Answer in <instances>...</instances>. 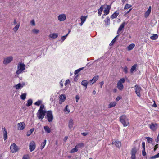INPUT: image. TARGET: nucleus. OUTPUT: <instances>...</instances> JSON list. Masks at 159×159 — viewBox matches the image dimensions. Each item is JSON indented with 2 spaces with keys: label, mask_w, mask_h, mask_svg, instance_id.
Instances as JSON below:
<instances>
[{
  "label": "nucleus",
  "mask_w": 159,
  "mask_h": 159,
  "mask_svg": "<svg viewBox=\"0 0 159 159\" xmlns=\"http://www.w3.org/2000/svg\"><path fill=\"white\" fill-rule=\"evenodd\" d=\"M46 113V111L45 110L44 105H41L37 113V117L39 119L42 120L44 118Z\"/></svg>",
  "instance_id": "f257e3e1"
},
{
  "label": "nucleus",
  "mask_w": 159,
  "mask_h": 159,
  "mask_svg": "<svg viewBox=\"0 0 159 159\" xmlns=\"http://www.w3.org/2000/svg\"><path fill=\"white\" fill-rule=\"evenodd\" d=\"M26 66L22 63H19L17 65V69L16 71L17 75H19L25 72V69Z\"/></svg>",
  "instance_id": "f03ea898"
},
{
  "label": "nucleus",
  "mask_w": 159,
  "mask_h": 159,
  "mask_svg": "<svg viewBox=\"0 0 159 159\" xmlns=\"http://www.w3.org/2000/svg\"><path fill=\"white\" fill-rule=\"evenodd\" d=\"M120 121L124 127H126L129 125V119L125 115H123L120 117Z\"/></svg>",
  "instance_id": "7ed1b4c3"
},
{
  "label": "nucleus",
  "mask_w": 159,
  "mask_h": 159,
  "mask_svg": "<svg viewBox=\"0 0 159 159\" xmlns=\"http://www.w3.org/2000/svg\"><path fill=\"white\" fill-rule=\"evenodd\" d=\"M13 58L12 56H9L3 58V64L7 65L10 63L13 60Z\"/></svg>",
  "instance_id": "20e7f679"
},
{
  "label": "nucleus",
  "mask_w": 159,
  "mask_h": 159,
  "mask_svg": "<svg viewBox=\"0 0 159 159\" xmlns=\"http://www.w3.org/2000/svg\"><path fill=\"white\" fill-rule=\"evenodd\" d=\"M125 80L124 78H121L117 84V87L120 90H121L123 88V83L125 82Z\"/></svg>",
  "instance_id": "39448f33"
},
{
  "label": "nucleus",
  "mask_w": 159,
  "mask_h": 159,
  "mask_svg": "<svg viewBox=\"0 0 159 159\" xmlns=\"http://www.w3.org/2000/svg\"><path fill=\"white\" fill-rule=\"evenodd\" d=\"M46 113V118L49 122H51L53 119L52 112L51 111H48Z\"/></svg>",
  "instance_id": "423d86ee"
},
{
  "label": "nucleus",
  "mask_w": 159,
  "mask_h": 159,
  "mask_svg": "<svg viewBox=\"0 0 159 159\" xmlns=\"http://www.w3.org/2000/svg\"><path fill=\"white\" fill-rule=\"evenodd\" d=\"M57 19L60 22L64 21L66 19V16L65 14H61L57 16Z\"/></svg>",
  "instance_id": "0eeeda50"
},
{
  "label": "nucleus",
  "mask_w": 159,
  "mask_h": 159,
  "mask_svg": "<svg viewBox=\"0 0 159 159\" xmlns=\"http://www.w3.org/2000/svg\"><path fill=\"white\" fill-rule=\"evenodd\" d=\"M17 129L19 130H23L25 127V125L24 122H20L17 124Z\"/></svg>",
  "instance_id": "6e6552de"
},
{
  "label": "nucleus",
  "mask_w": 159,
  "mask_h": 159,
  "mask_svg": "<svg viewBox=\"0 0 159 159\" xmlns=\"http://www.w3.org/2000/svg\"><path fill=\"white\" fill-rule=\"evenodd\" d=\"M25 82H20L18 84L15 85L14 87L16 90H19L25 87Z\"/></svg>",
  "instance_id": "1a4fd4ad"
},
{
  "label": "nucleus",
  "mask_w": 159,
  "mask_h": 159,
  "mask_svg": "<svg viewBox=\"0 0 159 159\" xmlns=\"http://www.w3.org/2000/svg\"><path fill=\"white\" fill-rule=\"evenodd\" d=\"M134 87L135 93L139 97H140L141 94L140 92L141 90V88L139 86H138L137 85H135Z\"/></svg>",
  "instance_id": "9d476101"
},
{
  "label": "nucleus",
  "mask_w": 159,
  "mask_h": 159,
  "mask_svg": "<svg viewBox=\"0 0 159 159\" xmlns=\"http://www.w3.org/2000/svg\"><path fill=\"white\" fill-rule=\"evenodd\" d=\"M66 96L64 94L61 95L59 96V103L60 104H62L66 100Z\"/></svg>",
  "instance_id": "9b49d317"
},
{
  "label": "nucleus",
  "mask_w": 159,
  "mask_h": 159,
  "mask_svg": "<svg viewBox=\"0 0 159 159\" xmlns=\"http://www.w3.org/2000/svg\"><path fill=\"white\" fill-rule=\"evenodd\" d=\"M87 17V16H81L80 17L81 20V23H80V26H82L83 24L85 21Z\"/></svg>",
  "instance_id": "f8f14e48"
},
{
  "label": "nucleus",
  "mask_w": 159,
  "mask_h": 159,
  "mask_svg": "<svg viewBox=\"0 0 159 159\" xmlns=\"http://www.w3.org/2000/svg\"><path fill=\"white\" fill-rule=\"evenodd\" d=\"M126 23L125 22H123L119 27V28L118 31H117V34H119V33H120L121 30H122V29L124 28V26L125 25H126Z\"/></svg>",
  "instance_id": "ddd939ff"
},
{
  "label": "nucleus",
  "mask_w": 159,
  "mask_h": 159,
  "mask_svg": "<svg viewBox=\"0 0 159 159\" xmlns=\"http://www.w3.org/2000/svg\"><path fill=\"white\" fill-rule=\"evenodd\" d=\"M149 127L150 129L153 131L156 130L157 127V124L152 123L150 125Z\"/></svg>",
  "instance_id": "4468645a"
},
{
  "label": "nucleus",
  "mask_w": 159,
  "mask_h": 159,
  "mask_svg": "<svg viewBox=\"0 0 159 159\" xmlns=\"http://www.w3.org/2000/svg\"><path fill=\"white\" fill-rule=\"evenodd\" d=\"M151 6H149L148 9L147 10V11L145 12L144 14V17L145 18H147L150 15L151 13Z\"/></svg>",
  "instance_id": "2eb2a0df"
},
{
  "label": "nucleus",
  "mask_w": 159,
  "mask_h": 159,
  "mask_svg": "<svg viewBox=\"0 0 159 159\" xmlns=\"http://www.w3.org/2000/svg\"><path fill=\"white\" fill-rule=\"evenodd\" d=\"M35 143L34 141H31L29 144V149H35Z\"/></svg>",
  "instance_id": "dca6fc26"
},
{
  "label": "nucleus",
  "mask_w": 159,
  "mask_h": 159,
  "mask_svg": "<svg viewBox=\"0 0 159 159\" xmlns=\"http://www.w3.org/2000/svg\"><path fill=\"white\" fill-rule=\"evenodd\" d=\"M99 78V76L98 75H96L94 77L90 80V83L91 84H93L94 83L96 82L97 80Z\"/></svg>",
  "instance_id": "f3484780"
},
{
  "label": "nucleus",
  "mask_w": 159,
  "mask_h": 159,
  "mask_svg": "<svg viewBox=\"0 0 159 159\" xmlns=\"http://www.w3.org/2000/svg\"><path fill=\"white\" fill-rule=\"evenodd\" d=\"M63 111L65 114H68L70 111L69 106L66 105L64 108Z\"/></svg>",
  "instance_id": "a211bd4d"
},
{
  "label": "nucleus",
  "mask_w": 159,
  "mask_h": 159,
  "mask_svg": "<svg viewBox=\"0 0 159 159\" xmlns=\"http://www.w3.org/2000/svg\"><path fill=\"white\" fill-rule=\"evenodd\" d=\"M110 8V6L108 5L107 6V7L105 8V9L104 11V12L105 13L104 15H106L109 13Z\"/></svg>",
  "instance_id": "6ab92c4d"
},
{
  "label": "nucleus",
  "mask_w": 159,
  "mask_h": 159,
  "mask_svg": "<svg viewBox=\"0 0 159 159\" xmlns=\"http://www.w3.org/2000/svg\"><path fill=\"white\" fill-rule=\"evenodd\" d=\"M112 143L118 148H119L121 145L120 142L117 140H113L112 142Z\"/></svg>",
  "instance_id": "aec40b11"
},
{
  "label": "nucleus",
  "mask_w": 159,
  "mask_h": 159,
  "mask_svg": "<svg viewBox=\"0 0 159 159\" xmlns=\"http://www.w3.org/2000/svg\"><path fill=\"white\" fill-rule=\"evenodd\" d=\"M136 150H132L131 151V159H136L135 155L136 153Z\"/></svg>",
  "instance_id": "412c9836"
},
{
  "label": "nucleus",
  "mask_w": 159,
  "mask_h": 159,
  "mask_svg": "<svg viewBox=\"0 0 159 159\" xmlns=\"http://www.w3.org/2000/svg\"><path fill=\"white\" fill-rule=\"evenodd\" d=\"M3 134V139L5 141L7 139V131L6 129L5 128H2Z\"/></svg>",
  "instance_id": "4be33fe9"
},
{
  "label": "nucleus",
  "mask_w": 159,
  "mask_h": 159,
  "mask_svg": "<svg viewBox=\"0 0 159 159\" xmlns=\"http://www.w3.org/2000/svg\"><path fill=\"white\" fill-rule=\"evenodd\" d=\"M141 142V140L140 139H138L135 141L134 144L136 147H139L140 146V143Z\"/></svg>",
  "instance_id": "5701e85b"
},
{
  "label": "nucleus",
  "mask_w": 159,
  "mask_h": 159,
  "mask_svg": "<svg viewBox=\"0 0 159 159\" xmlns=\"http://www.w3.org/2000/svg\"><path fill=\"white\" fill-rule=\"evenodd\" d=\"M58 35V34L57 33H51L50 34L49 37L52 39H54L56 38Z\"/></svg>",
  "instance_id": "b1692460"
},
{
  "label": "nucleus",
  "mask_w": 159,
  "mask_h": 159,
  "mask_svg": "<svg viewBox=\"0 0 159 159\" xmlns=\"http://www.w3.org/2000/svg\"><path fill=\"white\" fill-rule=\"evenodd\" d=\"M74 124L73 120L72 119L69 120L68 123V127L70 129H71L73 127Z\"/></svg>",
  "instance_id": "393cba45"
},
{
  "label": "nucleus",
  "mask_w": 159,
  "mask_h": 159,
  "mask_svg": "<svg viewBox=\"0 0 159 159\" xmlns=\"http://www.w3.org/2000/svg\"><path fill=\"white\" fill-rule=\"evenodd\" d=\"M44 129L46 133H49L51 132L50 128L48 126H45L44 127Z\"/></svg>",
  "instance_id": "a878e982"
},
{
  "label": "nucleus",
  "mask_w": 159,
  "mask_h": 159,
  "mask_svg": "<svg viewBox=\"0 0 159 159\" xmlns=\"http://www.w3.org/2000/svg\"><path fill=\"white\" fill-rule=\"evenodd\" d=\"M119 13L118 11H116L111 16V18L112 19L115 18L119 15Z\"/></svg>",
  "instance_id": "bb28decb"
},
{
  "label": "nucleus",
  "mask_w": 159,
  "mask_h": 159,
  "mask_svg": "<svg viewBox=\"0 0 159 159\" xmlns=\"http://www.w3.org/2000/svg\"><path fill=\"white\" fill-rule=\"evenodd\" d=\"M88 83V81L87 80H84L82 81L81 84L82 85L85 87L86 89L87 88Z\"/></svg>",
  "instance_id": "cd10ccee"
},
{
  "label": "nucleus",
  "mask_w": 159,
  "mask_h": 159,
  "mask_svg": "<svg viewBox=\"0 0 159 159\" xmlns=\"http://www.w3.org/2000/svg\"><path fill=\"white\" fill-rule=\"evenodd\" d=\"M84 146V144L82 143H79L73 149H78L79 148H83Z\"/></svg>",
  "instance_id": "c85d7f7f"
},
{
  "label": "nucleus",
  "mask_w": 159,
  "mask_h": 159,
  "mask_svg": "<svg viewBox=\"0 0 159 159\" xmlns=\"http://www.w3.org/2000/svg\"><path fill=\"white\" fill-rule=\"evenodd\" d=\"M135 45L134 43H131L130 44L127 48V49L128 51H130L133 49L135 47Z\"/></svg>",
  "instance_id": "c756f323"
},
{
  "label": "nucleus",
  "mask_w": 159,
  "mask_h": 159,
  "mask_svg": "<svg viewBox=\"0 0 159 159\" xmlns=\"http://www.w3.org/2000/svg\"><path fill=\"white\" fill-rule=\"evenodd\" d=\"M116 104V102H110L108 105V107L111 108L115 107Z\"/></svg>",
  "instance_id": "7c9ffc66"
},
{
  "label": "nucleus",
  "mask_w": 159,
  "mask_h": 159,
  "mask_svg": "<svg viewBox=\"0 0 159 159\" xmlns=\"http://www.w3.org/2000/svg\"><path fill=\"white\" fill-rule=\"evenodd\" d=\"M34 128H32L29 131H28L26 133V135L27 136H29L31 135L32 133L34 131Z\"/></svg>",
  "instance_id": "2f4dec72"
},
{
  "label": "nucleus",
  "mask_w": 159,
  "mask_h": 159,
  "mask_svg": "<svg viewBox=\"0 0 159 159\" xmlns=\"http://www.w3.org/2000/svg\"><path fill=\"white\" fill-rule=\"evenodd\" d=\"M103 9V6H102L98 10V14L100 16Z\"/></svg>",
  "instance_id": "473e14b6"
},
{
  "label": "nucleus",
  "mask_w": 159,
  "mask_h": 159,
  "mask_svg": "<svg viewBox=\"0 0 159 159\" xmlns=\"http://www.w3.org/2000/svg\"><path fill=\"white\" fill-rule=\"evenodd\" d=\"M104 22L105 23L106 25H108L110 24V18L109 17H107L105 20Z\"/></svg>",
  "instance_id": "72a5a7b5"
},
{
  "label": "nucleus",
  "mask_w": 159,
  "mask_h": 159,
  "mask_svg": "<svg viewBox=\"0 0 159 159\" xmlns=\"http://www.w3.org/2000/svg\"><path fill=\"white\" fill-rule=\"evenodd\" d=\"M119 36V35H117L115 38L112 40L111 41V43L110 44V46H112V45L115 42V41H116V40L117 39L118 37Z\"/></svg>",
  "instance_id": "f704fd0d"
},
{
  "label": "nucleus",
  "mask_w": 159,
  "mask_h": 159,
  "mask_svg": "<svg viewBox=\"0 0 159 159\" xmlns=\"http://www.w3.org/2000/svg\"><path fill=\"white\" fill-rule=\"evenodd\" d=\"M137 66V65L136 64H135L132 66L130 69V72L131 73H133L134 71L135 70Z\"/></svg>",
  "instance_id": "c9c22d12"
},
{
  "label": "nucleus",
  "mask_w": 159,
  "mask_h": 159,
  "mask_svg": "<svg viewBox=\"0 0 159 159\" xmlns=\"http://www.w3.org/2000/svg\"><path fill=\"white\" fill-rule=\"evenodd\" d=\"M145 138L147 139L148 142L149 143H152L153 141V139L151 138L146 137Z\"/></svg>",
  "instance_id": "e433bc0d"
},
{
  "label": "nucleus",
  "mask_w": 159,
  "mask_h": 159,
  "mask_svg": "<svg viewBox=\"0 0 159 159\" xmlns=\"http://www.w3.org/2000/svg\"><path fill=\"white\" fill-rule=\"evenodd\" d=\"M20 23H18L17 24L16 26L13 28V30L15 32H16L17 31L18 28H19L20 26Z\"/></svg>",
  "instance_id": "4c0bfd02"
},
{
  "label": "nucleus",
  "mask_w": 159,
  "mask_h": 159,
  "mask_svg": "<svg viewBox=\"0 0 159 159\" xmlns=\"http://www.w3.org/2000/svg\"><path fill=\"white\" fill-rule=\"evenodd\" d=\"M40 31L39 30L36 29H34L32 30V32L33 34H38Z\"/></svg>",
  "instance_id": "58836bf2"
},
{
  "label": "nucleus",
  "mask_w": 159,
  "mask_h": 159,
  "mask_svg": "<svg viewBox=\"0 0 159 159\" xmlns=\"http://www.w3.org/2000/svg\"><path fill=\"white\" fill-rule=\"evenodd\" d=\"M158 38V36L157 34H153V35L150 36V38L151 39L153 40L157 39Z\"/></svg>",
  "instance_id": "ea45409f"
},
{
  "label": "nucleus",
  "mask_w": 159,
  "mask_h": 159,
  "mask_svg": "<svg viewBox=\"0 0 159 159\" xmlns=\"http://www.w3.org/2000/svg\"><path fill=\"white\" fill-rule=\"evenodd\" d=\"M32 100L31 99H29L27 101V103L26 104V106H31L32 104Z\"/></svg>",
  "instance_id": "a19ab883"
},
{
  "label": "nucleus",
  "mask_w": 159,
  "mask_h": 159,
  "mask_svg": "<svg viewBox=\"0 0 159 159\" xmlns=\"http://www.w3.org/2000/svg\"><path fill=\"white\" fill-rule=\"evenodd\" d=\"M17 146L15 143L12 144L10 146V149H17Z\"/></svg>",
  "instance_id": "79ce46f5"
},
{
  "label": "nucleus",
  "mask_w": 159,
  "mask_h": 159,
  "mask_svg": "<svg viewBox=\"0 0 159 159\" xmlns=\"http://www.w3.org/2000/svg\"><path fill=\"white\" fill-rule=\"evenodd\" d=\"M26 93H22L20 97L21 99L23 100H25L26 99Z\"/></svg>",
  "instance_id": "37998d69"
},
{
  "label": "nucleus",
  "mask_w": 159,
  "mask_h": 159,
  "mask_svg": "<svg viewBox=\"0 0 159 159\" xmlns=\"http://www.w3.org/2000/svg\"><path fill=\"white\" fill-rule=\"evenodd\" d=\"M42 101L41 100H38L34 103V104L35 105L39 106L42 103Z\"/></svg>",
  "instance_id": "c03bdc74"
},
{
  "label": "nucleus",
  "mask_w": 159,
  "mask_h": 159,
  "mask_svg": "<svg viewBox=\"0 0 159 159\" xmlns=\"http://www.w3.org/2000/svg\"><path fill=\"white\" fill-rule=\"evenodd\" d=\"M132 5L129 4H125V6L124 9L125 10L128 9L129 8H130L131 7Z\"/></svg>",
  "instance_id": "a18cd8bd"
},
{
  "label": "nucleus",
  "mask_w": 159,
  "mask_h": 159,
  "mask_svg": "<svg viewBox=\"0 0 159 159\" xmlns=\"http://www.w3.org/2000/svg\"><path fill=\"white\" fill-rule=\"evenodd\" d=\"M46 143V140H44V142L41 144V149H43L44 148Z\"/></svg>",
  "instance_id": "49530a36"
},
{
  "label": "nucleus",
  "mask_w": 159,
  "mask_h": 159,
  "mask_svg": "<svg viewBox=\"0 0 159 159\" xmlns=\"http://www.w3.org/2000/svg\"><path fill=\"white\" fill-rule=\"evenodd\" d=\"M68 34H67L66 35L63 36L61 37V42H63L65 40V39L67 37V36H68Z\"/></svg>",
  "instance_id": "de8ad7c7"
},
{
  "label": "nucleus",
  "mask_w": 159,
  "mask_h": 159,
  "mask_svg": "<svg viewBox=\"0 0 159 159\" xmlns=\"http://www.w3.org/2000/svg\"><path fill=\"white\" fill-rule=\"evenodd\" d=\"M159 157V153L151 157V159H155Z\"/></svg>",
  "instance_id": "09e8293b"
},
{
  "label": "nucleus",
  "mask_w": 159,
  "mask_h": 159,
  "mask_svg": "<svg viewBox=\"0 0 159 159\" xmlns=\"http://www.w3.org/2000/svg\"><path fill=\"white\" fill-rule=\"evenodd\" d=\"M80 96L77 95H76V96H75V100H76V102H77L79 101V100L80 99Z\"/></svg>",
  "instance_id": "8fccbe9b"
},
{
  "label": "nucleus",
  "mask_w": 159,
  "mask_h": 159,
  "mask_svg": "<svg viewBox=\"0 0 159 159\" xmlns=\"http://www.w3.org/2000/svg\"><path fill=\"white\" fill-rule=\"evenodd\" d=\"M70 83V81L69 79L67 80H66L65 82V85L66 86L68 84H69Z\"/></svg>",
  "instance_id": "3c124183"
},
{
  "label": "nucleus",
  "mask_w": 159,
  "mask_h": 159,
  "mask_svg": "<svg viewBox=\"0 0 159 159\" xmlns=\"http://www.w3.org/2000/svg\"><path fill=\"white\" fill-rule=\"evenodd\" d=\"M30 24L32 26H34L35 25L34 20H32L30 21Z\"/></svg>",
  "instance_id": "603ef678"
},
{
  "label": "nucleus",
  "mask_w": 159,
  "mask_h": 159,
  "mask_svg": "<svg viewBox=\"0 0 159 159\" xmlns=\"http://www.w3.org/2000/svg\"><path fill=\"white\" fill-rule=\"evenodd\" d=\"M142 147L143 149H145V143L144 142H142Z\"/></svg>",
  "instance_id": "864d4df0"
},
{
  "label": "nucleus",
  "mask_w": 159,
  "mask_h": 159,
  "mask_svg": "<svg viewBox=\"0 0 159 159\" xmlns=\"http://www.w3.org/2000/svg\"><path fill=\"white\" fill-rule=\"evenodd\" d=\"M127 69L128 68L126 66H125L124 68V71L126 73H127L128 72Z\"/></svg>",
  "instance_id": "5fc2aeb1"
},
{
  "label": "nucleus",
  "mask_w": 159,
  "mask_h": 159,
  "mask_svg": "<svg viewBox=\"0 0 159 159\" xmlns=\"http://www.w3.org/2000/svg\"><path fill=\"white\" fill-rule=\"evenodd\" d=\"M78 150H71L69 152V153H73L77 152Z\"/></svg>",
  "instance_id": "6e6d98bb"
},
{
  "label": "nucleus",
  "mask_w": 159,
  "mask_h": 159,
  "mask_svg": "<svg viewBox=\"0 0 159 159\" xmlns=\"http://www.w3.org/2000/svg\"><path fill=\"white\" fill-rule=\"evenodd\" d=\"M29 157L28 155H25L23 156L22 159H28Z\"/></svg>",
  "instance_id": "4d7b16f0"
},
{
  "label": "nucleus",
  "mask_w": 159,
  "mask_h": 159,
  "mask_svg": "<svg viewBox=\"0 0 159 159\" xmlns=\"http://www.w3.org/2000/svg\"><path fill=\"white\" fill-rule=\"evenodd\" d=\"M80 72V70H79V69L76 70L74 72V74L75 75H76L77 74H78V73H79Z\"/></svg>",
  "instance_id": "13d9d810"
},
{
  "label": "nucleus",
  "mask_w": 159,
  "mask_h": 159,
  "mask_svg": "<svg viewBox=\"0 0 159 159\" xmlns=\"http://www.w3.org/2000/svg\"><path fill=\"white\" fill-rule=\"evenodd\" d=\"M155 141L157 143H158L159 142V134H158V136H157V139H155Z\"/></svg>",
  "instance_id": "bf43d9fd"
},
{
  "label": "nucleus",
  "mask_w": 159,
  "mask_h": 159,
  "mask_svg": "<svg viewBox=\"0 0 159 159\" xmlns=\"http://www.w3.org/2000/svg\"><path fill=\"white\" fill-rule=\"evenodd\" d=\"M104 84V82L103 81H102L100 83V87L102 88V87L103 85Z\"/></svg>",
  "instance_id": "052dcab7"
},
{
  "label": "nucleus",
  "mask_w": 159,
  "mask_h": 159,
  "mask_svg": "<svg viewBox=\"0 0 159 159\" xmlns=\"http://www.w3.org/2000/svg\"><path fill=\"white\" fill-rule=\"evenodd\" d=\"M60 84L61 86V87H62L63 86V81L62 80H61L60 83Z\"/></svg>",
  "instance_id": "680f3d73"
},
{
  "label": "nucleus",
  "mask_w": 159,
  "mask_h": 159,
  "mask_svg": "<svg viewBox=\"0 0 159 159\" xmlns=\"http://www.w3.org/2000/svg\"><path fill=\"white\" fill-rule=\"evenodd\" d=\"M142 154L143 156H144L146 155V152L145 150H143L142 151Z\"/></svg>",
  "instance_id": "e2e57ef3"
},
{
  "label": "nucleus",
  "mask_w": 159,
  "mask_h": 159,
  "mask_svg": "<svg viewBox=\"0 0 159 159\" xmlns=\"http://www.w3.org/2000/svg\"><path fill=\"white\" fill-rule=\"evenodd\" d=\"M68 136H65L63 139L64 142H66L68 139Z\"/></svg>",
  "instance_id": "0e129e2a"
},
{
  "label": "nucleus",
  "mask_w": 159,
  "mask_h": 159,
  "mask_svg": "<svg viewBox=\"0 0 159 159\" xmlns=\"http://www.w3.org/2000/svg\"><path fill=\"white\" fill-rule=\"evenodd\" d=\"M121 98H120L119 96H118L117 97V98H116V101H119L120 99Z\"/></svg>",
  "instance_id": "69168bd1"
},
{
  "label": "nucleus",
  "mask_w": 159,
  "mask_h": 159,
  "mask_svg": "<svg viewBox=\"0 0 159 159\" xmlns=\"http://www.w3.org/2000/svg\"><path fill=\"white\" fill-rule=\"evenodd\" d=\"M17 150H11V151L12 153H15L16 152Z\"/></svg>",
  "instance_id": "338daca9"
},
{
  "label": "nucleus",
  "mask_w": 159,
  "mask_h": 159,
  "mask_svg": "<svg viewBox=\"0 0 159 159\" xmlns=\"http://www.w3.org/2000/svg\"><path fill=\"white\" fill-rule=\"evenodd\" d=\"M82 134L83 135L85 136L87 135V133H82Z\"/></svg>",
  "instance_id": "774afa93"
}]
</instances>
